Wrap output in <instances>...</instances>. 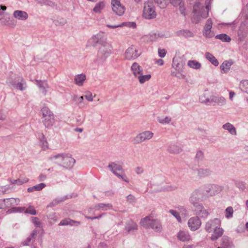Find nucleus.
I'll return each instance as SVG.
<instances>
[{"mask_svg": "<svg viewBox=\"0 0 248 248\" xmlns=\"http://www.w3.org/2000/svg\"><path fill=\"white\" fill-rule=\"evenodd\" d=\"M161 8H165L168 5L169 0H154Z\"/></svg>", "mask_w": 248, "mask_h": 248, "instance_id": "nucleus-37", "label": "nucleus"}, {"mask_svg": "<svg viewBox=\"0 0 248 248\" xmlns=\"http://www.w3.org/2000/svg\"><path fill=\"white\" fill-rule=\"evenodd\" d=\"M142 16L148 19L154 18L156 16L155 7L153 3L149 1L144 3Z\"/></svg>", "mask_w": 248, "mask_h": 248, "instance_id": "nucleus-4", "label": "nucleus"}, {"mask_svg": "<svg viewBox=\"0 0 248 248\" xmlns=\"http://www.w3.org/2000/svg\"><path fill=\"white\" fill-rule=\"evenodd\" d=\"M172 66L173 68L175 70H179V68H181L180 67L179 64L178 63H176L174 59L173 60Z\"/></svg>", "mask_w": 248, "mask_h": 248, "instance_id": "nucleus-56", "label": "nucleus"}, {"mask_svg": "<svg viewBox=\"0 0 248 248\" xmlns=\"http://www.w3.org/2000/svg\"><path fill=\"white\" fill-rule=\"evenodd\" d=\"M188 224L191 230L195 231L201 226V221L197 217H195L189 219Z\"/></svg>", "mask_w": 248, "mask_h": 248, "instance_id": "nucleus-11", "label": "nucleus"}, {"mask_svg": "<svg viewBox=\"0 0 248 248\" xmlns=\"http://www.w3.org/2000/svg\"><path fill=\"white\" fill-rule=\"evenodd\" d=\"M171 121V118L169 117H166L163 119H160L159 120V122L160 124H169Z\"/></svg>", "mask_w": 248, "mask_h": 248, "instance_id": "nucleus-51", "label": "nucleus"}, {"mask_svg": "<svg viewBox=\"0 0 248 248\" xmlns=\"http://www.w3.org/2000/svg\"><path fill=\"white\" fill-rule=\"evenodd\" d=\"M199 174L202 175L208 172L207 170H204L203 169H200L198 170Z\"/></svg>", "mask_w": 248, "mask_h": 248, "instance_id": "nucleus-64", "label": "nucleus"}, {"mask_svg": "<svg viewBox=\"0 0 248 248\" xmlns=\"http://www.w3.org/2000/svg\"><path fill=\"white\" fill-rule=\"evenodd\" d=\"M134 199L135 198L134 196L130 194L127 197V200L129 202H132L133 201H134Z\"/></svg>", "mask_w": 248, "mask_h": 248, "instance_id": "nucleus-62", "label": "nucleus"}, {"mask_svg": "<svg viewBox=\"0 0 248 248\" xmlns=\"http://www.w3.org/2000/svg\"><path fill=\"white\" fill-rule=\"evenodd\" d=\"M235 95V93L234 92L230 91H229V99L230 101H232L233 97Z\"/></svg>", "mask_w": 248, "mask_h": 248, "instance_id": "nucleus-60", "label": "nucleus"}, {"mask_svg": "<svg viewBox=\"0 0 248 248\" xmlns=\"http://www.w3.org/2000/svg\"><path fill=\"white\" fill-rule=\"evenodd\" d=\"M108 167L110 169L113 173H115V170H123V168L121 165L114 162L109 163Z\"/></svg>", "mask_w": 248, "mask_h": 248, "instance_id": "nucleus-28", "label": "nucleus"}, {"mask_svg": "<svg viewBox=\"0 0 248 248\" xmlns=\"http://www.w3.org/2000/svg\"><path fill=\"white\" fill-rule=\"evenodd\" d=\"M239 88L242 92L248 94V80H243L241 81L239 85Z\"/></svg>", "mask_w": 248, "mask_h": 248, "instance_id": "nucleus-32", "label": "nucleus"}, {"mask_svg": "<svg viewBox=\"0 0 248 248\" xmlns=\"http://www.w3.org/2000/svg\"><path fill=\"white\" fill-rule=\"evenodd\" d=\"M36 81L39 88L42 90L44 94H46L47 92L46 89L48 88L47 83L45 81L37 80Z\"/></svg>", "mask_w": 248, "mask_h": 248, "instance_id": "nucleus-22", "label": "nucleus"}, {"mask_svg": "<svg viewBox=\"0 0 248 248\" xmlns=\"http://www.w3.org/2000/svg\"><path fill=\"white\" fill-rule=\"evenodd\" d=\"M232 243L228 237H223L222 238V243L220 247L225 248H232Z\"/></svg>", "mask_w": 248, "mask_h": 248, "instance_id": "nucleus-25", "label": "nucleus"}, {"mask_svg": "<svg viewBox=\"0 0 248 248\" xmlns=\"http://www.w3.org/2000/svg\"><path fill=\"white\" fill-rule=\"evenodd\" d=\"M213 233L211 236V239L212 241L217 240L218 238L221 237L223 233V230L220 228V226L215 227V229H213Z\"/></svg>", "mask_w": 248, "mask_h": 248, "instance_id": "nucleus-17", "label": "nucleus"}, {"mask_svg": "<svg viewBox=\"0 0 248 248\" xmlns=\"http://www.w3.org/2000/svg\"><path fill=\"white\" fill-rule=\"evenodd\" d=\"M232 63L229 62H223L220 66L221 72L225 73L228 72L230 69V67Z\"/></svg>", "mask_w": 248, "mask_h": 248, "instance_id": "nucleus-30", "label": "nucleus"}, {"mask_svg": "<svg viewBox=\"0 0 248 248\" xmlns=\"http://www.w3.org/2000/svg\"><path fill=\"white\" fill-rule=\"evenodd\" d=\"M215 96H212L210 99L207 98L205 100L202 101V102L206 105H209L211 103H215Z\"/></svg>", "mask_w": 248, "mask_h": 248, "instance_id": "nucleus-45", "label": "nucleus"}, {"mask_svg": "<svg viewBox=\"0 0 248 248\" xmlns=\"http://www.w3.org/2000/svg\"><path fill=\"white\" fill-rule=\"evenodd\" d=\"M43 122L46 127H50L54 124V116L52 112L47 107H44L41 110Z\"/></svg>", "mask_w": 248, "mask_h": 248, "instance_id": "nucleus-5", "label": "nucleus"}, {"mask_svg": "<svg viewBox=\"0 0 248 248\" xmlns=\"http://www.w3.org/2000/svg\"><path fill=\"white\" fill-rule=\"evenodd\" d=\"M206 58L208 60L213 64L215 66L218 65V62L215 57L211 53L206 52L205 53Z\"/></svg>", "mask_w": 248, "mask_h": 248, "instance_id": "nucleus-31", "label": "nucleus"}, {"mask_svg": "<svg viewBox=\"0 0 248 248\" xmlns=\"http://www.w3.org/2000/svg\"><path fill=\"white\" fill-rule=\"evenodd\" d=\"M147 36L151 41H153L156 39L157 38H158V37H160L159 34H157L156 33H155L150 34Z\"/></svg>", "mask_w": 248, "mask_h": 248, "instance_id": "nucleus-53", "label": "nucleus"}, {"mask_svg": "<svg viewBox=\"0 0 248 248\" xmlns=\"http://www.w3.org/2000/svg\"><path fill=\"white\" fill-rule=\"evenodd\" d=\"M34 186L35 189V191H40L46 186V185L44 183H40Z\"/></svg>", "mask_w": 248, "mask_h": 248, "instance_id": "nucleus-50", "label": "nucleus"}, {"mask_svg": "<svg viewBox=\"0 0 248 248\" xmlns=\"http://www.w3.org/2000/svg\"><path fill=\"white\" fill-rule=\"evenodd\" d=\"M225 217L227 218H230L232 217L233 210L232 207H228L225 210Z\"/></svg>", "mask_w": 248, "mask_h": 248, "instance_id": "nucleus-40", "label": "nucleus"}, {"mask_svg": "<svg viewBox=\"0 0 248 248\" xmlns=\"http://www.w3.org/2000/svg\"><path fill=\"white\" fill-rule=\"evenodd\" d=\"M13 16L18 20L25 21L28 18L29 16L25 11L16 10L13 13Z\"/></svg>", "mask_w": 248, "mask_h": 248, "instance_id": "nucleus-14", "label": "nucleus"}, {"mask_svg": "<svg viewBox=\"0 0 248 248\" xmlns=\"http://www.w3.org/2000/svg\"><path fill=\"white\" fill-rule=\"evenodd\" d=\"M140 224L145 227L150 226L156 232H160L162 230V225L159 221L150 217H146L143 218L140 221Z\"/></svg>", "mask_w": 248, "mask_h": 248, "instance_id": "nucleus-2", "label": "nucleus"}, {"mask_svg": "<svg viewBox=\"0 0 248 248\" xmlns=\"http://www.w3.org/2000/svg\"><path fill=\"white\" fill-rule=\"evenodd\" d=\"M179 9L181 13V14L183 15H185L186 14V9L185 8L184 4L179 7Z\"/></svg>", "mask_w": 248, "mask_h": 248, "instance_id": "nucleus-57", "label": "nucleus"}, {"mask_svg": "<svg viewBox=\"0 0 248 248\" xmlns=\"http://www.w3.org/2000/svg\"><path fill=\"white\" fill-rule=\"evenodd\" d=\"M183 33L186 37H191L193 36V33L190 31H184Z\"/></svg>", "mask_w": 248, "mask_h": 248, "instance_id": "nucleus-59", "label": "nucleus"}, {"mask_svg": "<svg viewBox=\"0 0 248 248\" xmlns=\"http://www.w3.org/2000/svg\"><path fill=\"white\" fill-rule=\"evenodd\" d=\"M178 239L181 241H188L191 239L189 233L184 231H180L177 234Z\"/></svg>", "mask_w": 248, "mask_h": 248, "instance_id": "nucleus-19", "label": "nucleus"}, {"mask_svg": "<svg viewBox=\"0 0 248 248\" xmlns=\"http://www.w3.org/2000/svg\"><path fill=\"white\" fill-rule=\"evenodd\" d=\"M166 51L165 49H158V55L159 56V57H160L161 58H164L166 56Z\"/></svg>", "mask_w": 248, "mask_h": 248, "instance_id": "nucleus-54", "label": "nucleus"}, {"mask_svg": "<svg viewBox=\"0 0 248 248\" xmlns=\"http://www.w3.org/2000/svg\"><path fill=\"white\" fill-rule=\"evenodd\" d=\"M223 128L224 129L227 130L232 135H235L236 131L235 128L230 123H227L223 125Z\"/></svg>", "mask_w": 248, "mask_h": 248, "instance_id": "nucleus-27", "label": "nucleus"}, {"mask_svg": "<svg viewBox=\"0 0 248 248\" xmlns=\"http://www.w3.org/2000/svg\"><path fill=\"white\" fill-rule=\"evenodd\" d=\"M153 135L154 133L152 132L145 131L138 134L133 138V141L135 144H140L146 140H151Z\"/></svg>", "mask_w": 248, "mask_h": 248, "instance_id": "nucleus-7", "label": "nucleus"}, {"mask_svg": "<svg viewBox=\"0 0 248 248\" xmlns=\"http://www.w3.org/2000/svg\"><path fill=\"white\" fill-rule=\"evenodd\" d=\"M24 209L22 208V207H13L11 209H10V210H8V212H9V213H11V212H22L23 211H24Z\"/></svg>", "mask_w": 248, "mask_h": 248, "instance_id": "nucleus-49", "label": "nucleus"}, {"mask_svg": "<svg viewBox=\"0 0 248 248\" xmlns=\"http://www.w3.org/2000/svg\"><path fill=\"white\" fill-rule=\"evenodd\" d=\"M215 103L219 105H223L226 103V99L223 96H215Z\"/></svg>", "mask_w": 248, "mask_h": 248, "instance_id": "nucleus-39", "label": "nucleus"}, {"mask_svg": "<svg viewBox=\"0 0 248 248\" xmlns=\"http://www.w3.org/2000/svg\"><path fill=\"white\" fill-rule=\"evenodd\" d=\"M187 65L191 68L199 69L201 67V64L198 62L194 60H190L187 62Z\"/></svg>", "mask_w": 248, "mask_h": 248, "instance_id": "nucleus-33", "label": "nucleus"}, {"mask_svg": "<svg viewBox=\"0 0 248 248\" xmlns=\"http://www.w3.org/2000/svg\"><path fill=\"white\" fill-rule=\"evenodd\" d=\"M170 2L175 7H179L184 4L183 0H170Z\"/></svg>", "mask_w": 248, "mask_h": 248, "instance_id": "nucleus-43", "label": "nucleus"}, {"mask_svg": "<svg viewBox=\"0 0 248 248\" xmlns=\"http://www.w3.org/2000/svg\"><path fill=\"white\" fill-rule=\"evenodd\" d=\"M112 205L109 203H99L95 206V209L99 210H107L112 208Z\"/></svg>", "mask_w": 248, "mask_h": 248, "instance_id": "nucleus-29", "label": "nucleus"}, {"mask_svg": "<svg viewBox=\"0 0 248 248\" xmlns=\"http://www.w3.org/2000/svg\"><path fill=\"white\" fill-rule=\"evenodd\" d=\"M220 220L217 218L211 220L206 223L205 229L207 232H211L215 227L220 226Z\"/></svg>", "mask_w": 248, "mask_h": 248, "instance_id": "nucleus-13", "label": "nucleus"}, {"mask_svg": "<svg viewBox=\"0 0 248 248\" xmlns=\"http://www.w3.org/2000/svg\"><path fill=\"white\" fill-rule=\"evenodd\" d=\"M36 233V232L34 231L32 232L31 235L24 241L22 242V244L24 246H29L31 241L34 239Z\"/></svg>", "mask_w": 248, "mask_h": 248, "instance_id": "nucleus-36", "label": "nucleus"}, {"mask_svg": "<svg viewBox=\"0 0 248 248\" xmlns=\"http://www.w3.org/2000/svg\"><path fill=\"white\" fill-rule=\"evenodd\" d=\"M136 172L138 174H141L143 172V169L140 167H138L136 169Z\"/></svg>", "mask_w": 248, "mask_h": 248, "instance_id": "nucleus-61", "label": "nucleus"}, {"mask_svg": "<svg viewBox=\"0 0 248 248\" xmlns=\"http://www.w3.org/2000/svg\"><path fill=\"white\" fill-rule=\"evenodd\" d=\"M53 158L56 159V163L64 168L70 167L75 162V159L70 155H58L54 156Z\"/></svg>", "mask_w": 248, "mask_h": 248, "instance_id": "nucleus-3", "label": "nucleus"}, {"mask_svg": "<svg viewBox=\"0 0 248 248\" xmlns=\"http://www.w3.org/2000/svg\"><path fill=\"white\" fill-rule=\"evenodd\" d=\"M12 84L14 88L20 91L24 90L26 88V82L22 78L14 79Z\"/></svg>", "mask_w": 248, "mask_h": 248, "instance_id": "nucleus-12", "label": "nucleus"}, {"mask_svg": "<svg viewBox=\"0 0 248 248\" xmlns=\"http://www.w3.org/2000/svg\"><path fill=\"white\" fill-rule=\"evenodd\" d=\"M137 229V225L136 223H132L131 226L128 225L126 227V230L128 232H129L132 230H136Z\"/></svg>", "mask_w": 248, "mask_h": 248, "instance_id": "nucleus-48", "label": "nucleus"}, {"mask_svg": "<svg viewBox=\"0 0 248 248\" xmlns=\"http://www.w3.org/2000/svg\"><path fill=\"white\" fill-rule=\"evenodd\" d=\"M84 98L83 96H80L78 97L77 95H75L73 97V100L74 101L78 103H81L82 102Z\"/></svg>", "mask_w": 248, "mask_h": 248, "instance_id": "nucleus-52", "label": "nucleus"}, {"mask_svg": "<svg viewBox=\"0 0 248 248\" xmlns=\"http://www.w3.org/2000/svg\"><path fill=\"white\" fill-rule=\"evenodd\" d=\"M216 38L226 42H229L231 41V38L226 34L217 35Z\"/></svg>", "mask_w": 248, "mask_h": 248, "instance_id": "nucleus-38", "label": "nucleus"}, {"mask_svg": "<svg viewBox=\"0 0 248 248\" xmlns=\"http://www.w3.org/2000/svg\"><path fill=\"white\" fill-rule=\"evenodd\" d=\"M140 55L138 49L134 46L129 47L125 52V57L127 60H132L136 59Z\"/></svg>", "mask_w": 248, "mask_h": 248, "instance_id": "nucleus-8", "label": "nucleus"}, {"mask_svg": "<svg viewBox=\"0 0 248 248\" xmlns=\"http://www.w3.org/2000/svg\"><path fill=\"white\" fill-rule=\"evenodd\" d=\"M195 212L201 217H206L208 215V211L201 205H198L195 207Z\"/></svg>", "mask_w": 248, "mask_h": 248, "instance_id": "nucleus-18", "label": "nucleus"}, {"mask_svg": "<svg viewBox=\"0 0 248 248\" xmlns=\"http://www.w3.org/2000/svg\"><path fill=\"white\" fill-rule=\"evenodd\" d=\"M155 62L158 65H162L164 64V61L162 59H158L155 60Z\"/></svg>", "mask_w": 248, "mask_h": 248, "instance_id": "nucleus-63", "label": "nucleus"}, {"mask_svg": "<svg viewBox=\"0 0 248 248\" xmlns=\"http://www.w3.org/2000/svg\"><path fill=\"white\" fill-rule=\"evenodd\" d=\"M131 70L134 77L137 78L140 74H142L143 69L137 62H134L131 67Z\"/></svg>", "mask_w": 248, "mask_h": 248, "instance_id": "nucleus-15", "label": "nucleus"}, {"mask_svg": "<svg viewBox=\"0 0 248 248\" xmlns=\"http://www.w3.org/2000/svg\"><path fill=\"white\" fill-rule=\"evenodd\" d=\"M40 146H41L42 149L44 150L48 149V142L46 138L43 134L42 135L41 138H40Z\"/></svg>", "mask_w": 248, "mask_h": 248, "instance_id": "nucleus-34", "label": "nucleus"}, {"mask_svg": "<svg viewBox=\"0 0 248 248\" xmlns=\"http://www.w3.org/2000/svg\"><path fill=\"white\" fill-rule=\"evenodd\" d=\"M171 75L172 77H177L179 79H184L185 78V76L183 74L181 68H179V70L174 69L171 72Z\"/></svg>", "mask_w": 248, "mask_h": 248, "instance_id": "nucleus-24", "label": "nucleus"}, {"mask_svg": "<svg viewBox=\"0 0 248 248\" xmlns=\"http://www.w3.org/2000/svg\"><path fill=\"white\" fill-rule=\"evenodd\" d=\"M122 26H125L128 27L132 28L133 29H135L136 28V24L134 22H124L121 24Z\"/></svg>", "mask_w": 248, "mask_h": 248, "instance_id": "nucleus-44", "label": "nucleus"}, {"mask_svg": "<svg viewBox=\"0 0 248 248\" xmlns=\"http://www.w3.org/2000/svg\"><path fill=\"white\" fill-rule=\"evenodd\" d=\"M213 22L211 19H208L204 28L203 34L207 37H210L211 30L212 27Z\"/></svg>", "mask_w": 248, "mask_h": 248, "instance_id": "nucleus-20", "label": "nucleus"}, {"mask_svg": "<svg viewBox=\"0 0 248 248\" xmlns=\"http://www.w3.org/2000/svg\"><path fill=\"white\" fill-rule=\"evenodd\" d=\"M31 220L32 222L34 223V224L37 226V227H40L41 226V223L39 221V219L37 217H31Z\"/></svg>", "mask_w": 248, "mask_h": 248, "instance_id": "nucleus-47", "label": "nucleus"}, {"mask_svg": "<svg viewBox=\"0 0 248 248\" xmlns=\"http://www.w3.org/2000/svg\"><path fill=\"white\" fill-rule=\"evenodd\" d=\"M85 79L86 76L83 74L76 76L74 78L76 84L79 86H82Z\"/></svg>", "mask_w": 248, "mask_h": 248, "instance_id": "nucleus-21", "label": "nucleus"}, {"mask_svg": "<svg viewBox=\"0 0 248 248\" xmlns=\"http://www.w3.org/2000/svg\"><path fill=\"white\" fill-rule=\"evenodd\" d=\"M151 76L150 74L143 75V73L140 74L137 78L139 79V82L140 84H143L146 81H148L151 78Z\"/></svg>", "mask_w": 248, "mask_h": 248, "instance_id": "nucleus-35", "label": "nucleus"}, {"mask_svg": "<svg viewBox=\"0 0 248 248\" xmlns=\"http://www.w3.org/2000/svg\"><path fill=\"white\" fill-rule=\"evenodd\" d=\"M168 150L170 153L178 154L182 151V148L179 146L172 144L169 146Z\"/></svg>", "mask_w": 248, "mask_h": 248, "instance_id": "nucleus-23", "label": "nucleus"}, {"mask_svg": "<svg viewBox=\"0 0 248 248\" xmlns=\"http://www.w3.org/2000/svg\"><path fill=\"white\" fill-rule=\"evenodd\" d=\"M5 205L8 207L16 206L19 204L20 200L18 198H8L3 200Z\"/></svg>", "mask_w": 248, "mask_h": 248, "instance_id": "nucleus-16", "label": "nucleus"}, {"mask_svg": "<svg viewBox=\"0 0 248 248\" xmlns=\"http://www.w3.org/2000/svg\"><path fill=\"white\" fill-rule=\"evenodd\" d=\"M209 8L208 5H206L204 8L203 6H202L199 3H196L193 8V16L192 21L193 22L197 23L203 18H206L208 16V11Z\"/></svg>", "mask_w": 248, "mask_h": 248, "instance_id": "nucleus-1", "label": "nucleus"}, {"mask_svg": "<svg viewBox=\"0 0 248 248\" xmlns=\"http://www.w3.org/2000/svg\"><path fill=\"white\" fill-rule=\"evenodd\" d=\"M25 213L35 215L36 214V211L33 206L30 205L25 211Z\"/></svg>", "mask_w": 248, "mask_h": 248, "instance_id": "nucleus-42", "label": "nucleus"}, {"mask_svg": "<svg viewBox=\"0 0 248 248\" xmlns=\"http://www.w3.org/2000/svg\"><path fill=\"white\" fill-rule=\"evenodd\" d=\"M203 157V153L201 151H199L197 152L196 154V158L198 159H202Z\"/></svg>", "mask_w": 248, "mask_h": 248, "instance_id": "nucleus-58", "label": "nucleus"}, {"mask_svg": "<svg viewBox=\"0 0 248 248\" xmlns=\"http://www.w3.org/2000/svg\"><path fill=\"white\" fill-rule=\"evenodd\" d=\"M7 7L5 5H0V21L1 24L3 26H10V17H5V11Z\"/></svg>", "mask_w": 248, "mask_h": 248, "instance_id": "nucleus-10", "label": "nucleus"}, {"mask_svg": "<svg viewBox=\"0 0 248 248\" xmlns=\"http://www.w3.org/2000/svg\"><path fill=\"white\" fill-rule=\"evenodd\" d=\"M85 98L88 101L92 102L93 101V94L91 93H88L85 95Z\"/></svg>", "mask_w": 248, "mask_h": 248, "instance_id": "nucleus-55", "label": "nucleus"}, {"mask_svg": "<svg viewBox=\"0 0 248 248\" xmlns=\"http://www.w3.org/2000/svg\"><path fill=\"white\" fill-rule=\"evenodd\" d=\"M75 222H75L73 220H71L70 219H64V220H62L60 222L59 225H60V226L68 225H74V223Z\"/></svg>", "mask_w": 248, "mask_h": 248, "instance_id": "nucleus-41", "label": "nucleus"}, {"mask_svg": "<svg viewBox=\"0 0 248 248\" xmlns=\"http://www.w3.org/2000/svg\"><path fill=\"white\" fill-rule=\"evenodd\" d=\"M222 190V187L219 186L209 185L204 188L202 194L206 197H212L220 193Z\"/></svg>", "mask_w": 248, "mask_h": 248, "instance_id": "nucleus-6", "label": "nucleus"}, {"mask_svg": "<svg viewBox=\"0 0 248 248\" xmlns=\"http://www.w3.org/2000/svg\"><path fill=\"white\" fill-rule=\"evenodd\" d=\"M105 3L104 1H100L96 4L93 11L96 13H100L104 8Z\"/></svg>", "mask_w": 248, "mask_h": 248, "instance_id": "nucleus-26", "label": "nucleus"}, {"mask_svg": "<svg viewBox=\"0 0 248 248\" xmlns=\"http://www.w3.org/2000/svg\"><path fill=\"white\" fill-rule=\"evenodd\" d=\"M111 5L112 10L116 15L121 16L124 14V7L121 4L119 0H112Z\"/></svg>", "mask_w": 248, "mask_h": 248, "instance_id": "nucleus-9", "label": "nucleus"}, {"mask_svg": "<svg viewBox=\"0 0 248 248\" xmlns=\"http://www.w3.org/2000/svg\"><path fill=\"white\" fill-rule=\"evenodd\" d=\"M170 212L171 214L172 215L176 217L179 222H181L182 221L181 217L179 216V214L177 212L173 210H170Z\"/></svg>", "mask_w": 248, "mask_h": 248, "instance_id": "nucleus-46", "label": "nucleus"}]
</instances>
